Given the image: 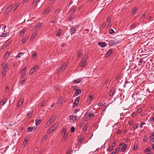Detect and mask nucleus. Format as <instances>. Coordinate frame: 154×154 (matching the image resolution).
<instances>
[{
    "instance_id": "obj_1",
    "label": "nucleus",
    "mask_w": 154,
    "mask_h": 154,
    "mask_svg": "<svg viewBox=\"0 0 154 154\" xmlns=\"http://www.w3.org/2000/svg\"><path fill=\"white\" fill-rule=\"evenodd\" d=\"M142 96L143 95L139 94V93H134L133 94L132 97L135 100L137 101L142 100Z\"/></svg>"
},
{
    "instance_id": "obj_2",
    "label": "nucleus",
    "mask_w": 154,
    "mask_h": 154,
    "mask_svg": "<svg viewBox=\"0 0 154 154\" xmlns=\"http://www.w3.org/2000/svg\"><path fill=\"white\" fill-rule=\"evenodd\" d=\"M87 56L86 55H85L84 57L82 58L80 63V66L82 67H84L85 66V65L87 61Z\"/></svg>"
},
{
    "instance_id": "obj_3",
    "label": "nucleus",
    "mask_w": 154,
    "mask_h": 154,
    "mask_svg": "<svg viewBox=\"0 0 154 154\" xmlns=\"http://www.w3.org/2000/svg\"><path fill=\"white\" fill-rule=\"evenodd\" d=\"M67 66V65L64 64L62 65L59 68L58 71V73L60 74L61 72L63 71L66 68Z\"/></svg>"
},
{
    "instance_id": "obj_4",
    "label": "nucleus",
    "mask_w": 154,
    "mask_h": 154,
    "mask_svg": "<svg viewBox=\"0 0 154 154\" xmlns=\"http://www.w3.org/2000/svg\"><path fill=\"white\" fill-rule=\"evenodd\" d=\"M80 99V97L79 96L77 97L75 100L74 102L73 103L72 107L73 108H75L77 105L78 104L79 102V101Z\"/></svg>"
},
{
    "instance_id": "obj_5",
    "label": "nucleus",
    "mask_w": 154,
    "mask_h": 154,
    "mask_svg": "<svg viewBox=\"0 0 154 154\" xmlns=\"http://www.w3.org/2000/svg\"><path fill=\"white\" fill-rule=\"evenodd\" d=\"M27 68V67L26 66H24V67L23 69L21 70V77L22 79H23L24 78L25 75V70Z\"/></svg>"
},
{
    "instance_id": "obj_6",
    "label": "nucleus",
    "mask_w": 154,
    "mask_h": 154,
    "mask_svg": "<svg viewBox=\"0 0 154 154\" xmlns=\"http://www.w3.org/2000/svg\"><path fill=\"white\" fill-rule=\"evenodd\" d=\"M112 51L113 50L112 49L109 50L105 55V57L107 58L109 57L112 54Z\"/></svg>"
},
{
    "instance_id": "obj_7",
    "label": "nucleus",
    "mask_w": 154,
    "mask_h": 154,
    "mask_svg": "<svg viewBox=\"0 0 154 154\" xmlns=\"http://www.w3.org/2000/svg\"><path fill=\"white\" fill-rule=\"evenodd\" d=\"M13 5L11 4L8 7V8L5 11V14H6L8 13L11 11L12 7H13Z\"/></svg>"
},
{
    "instance_id": "obj_8",
    "label": "nucleus",
    "mask_w": 154,
    "mask_h": 154,
    "mask_svg": "<svg viewBox=\"0 0 154 154\" xmlns=\"http://www.w3.org/2000/svg\"><path fill=\"white\" fill-rule=\"evenodd\" d=\"M98 45L100 47L104 48L106 46V43L105 42H98Z\"/></svg>"
},
{
    "instance_id": "obj_9",
    "label": "nucleus",
    "mask_w": 154,
    "mask_h": 154,
    "mask_svg": "<svg viewBox=\"0 0 154 154\" xmlns=\"http://www.w3.org/2000/svg\"><path fill=\"white\" fill-rule=\"evenodd\" d=\"M119 37V36H117L114 39H113L116 45L119 43H120L122 41V40L121 39H119L118 38Z\"/></svg>"
},
{
    "instance_id": "obj_10",
    "label": "nucleus",
    "mask_w": 154,
    "mask_h": 154,
    "mask_svg": "<svg viewBox=\"0 0 154 154\" xmlns=\"http://www.w3.org/2000/svg\"><path fill=\"white\" fill-rule=\"evenodd\" d=\"M2 65L4 70L5 71H6L8 69V66L7 63H2Z\"/></svg>"
},
{
    "instance_id": "obj_11",
    "label": "nucleus",
    "mask_w": 154,
    "mask_h": 154,
    "mask_svg": "<svg viewBox=\"0 0 154 154\" xmlns=\"http://www.w3.org/2000/svg\"><path fill=\"white\" fill-rule=\"evenodd\" d=\"M76 29L75 28L72 27L70 29V34L71 35L75 34L76 32Z\"/></svg>"
},
{
    "instance_id": "obj_12",
    "label": "nucleus",
    "mask_w": 154,
    "mask_h": 154,
    "mask_svg": "<svg viewBox=\"0 0 154 154\" xmlns=\"http://www.w3.org/2000/svg\"><path fill=\"white\" fill-rule=\"evenodd\" d=\"M42 23H39L35 27H34V29L35 30H38L41 27L42 25Z\"/></svg>"
},
{
    "instance_id": "obj_13",
    "label": "nucleus",
    "mask_w": 154,
    "mask_h": 154,
    "mask_svg": "<svg viewBox=\"0 0 154 154\" xmlns=\"http://www.w3.org/2000/svg\"><path fill=\"white\" fill-rule=\"evenodd\" d=\"M81 89H79L75 91L73 95L74 96H76L78 95H80L81 94Z\"/></svg>"
},
{
    "instance_id": "obj_14",
    "label": "nucleus",
    "mask_w": 154,
    "mask_h": 154,
    "mask_svg": "<svg viewBox=\"0 0 154 154\" xmlns=\"http://www.w3.org/2000/svg\"><path fill=\"white\" fill-rule=\"evenodd\" d=\"M6 100L5 99H3L0 102V105L2 106L4 105L6 102Z\"/></svg>"
},
{
    "instance_id": "obj_15",
    "label": "nucleus",
    "mask_w": 154,
    "mask_h": 154,
    "mask_svg": "<svg viewBox=\"0 0 154 154\" xmlns=\"http://www.w3.org/2000/svg\"><path fill=\"white\" fill-rule=\"evenodd\" d=\"M57 18L56 17H54L53 19L51 20V21H50L51 23H54L56 22L57 20Z\"/></svg>"
},
{
    "instance_id": "obj_16",
    "label": "nucleus",
    "mask_w": 154,
    "mask_h": 154,
    "mask_svg": "<svg viewBox=\"0 0 154 154\" xmlns=\"http://www.w3.org/2000/svg\"><path fill=\"white\" fill-rule=\"evenodd\" d=\"M32 114L33 111H31L29 112V113L27 114V117L29 119H31L32 116Z\"/></svg>"
},
{
    "instance_id": "obj_17",
    "label": "nucleus",
    "mask_w": 154,
    "mask_h": 154,
    "mask_svg": "<svg viewBox=\"0 0 154 154\" xmlns=\"http://www.w3.org/2000/svg\"><path fill=\"white\" fill-rule=\"evenodd\" d=\"M82 79H77L74 80L73 81V82L75 83H79L82 81Z\"/></svg>"
},
{
    "instance_id": "obj_18",
    "label": "nucleus",
    "mask_w": 154,
    "mask_h": 154,
    "mask_svg": "<svg viewBox=\"0 0 154 154\" xmlns=\"http://www.w3.org/2000/svg\"><path fill=\"white\" fill-rule=\"evenodd\" d=\"M50 10V8L49 7H48L44 11L43 13L44 14H48Z\"/></svg>"
},
{
    "instance_id": "obj_19",
    "label": "nucleus",
    "mask_w": 154,
    "mask_h": 154,
    "mask_svg": "<svg viewBox=\"0 0 154 154\" xmlns=\"http://www.w3.org/2000/svg\"><path fill=\"white\" fill-rule=\"evenodd\" d=\"M62 33V30L61 29H59L57 32V33L56 34L57 37H59L61 35Z\"/></svg>"
},
{
    "instance_id": "obj_20",
    "label": "nucleus",
    "mask_w": 154,
    "mask_h": 154,
    "mask_svg": "<svg viewBox=\"0 0 154 154\" xmlns=\"http://www.w3.org/2000/svg\"><path fill=\"white\" fill-rule=\"evenodd\" d=\"M23 100L21 99L18 102V107H20L21 106L22 104H23Z\"/></svg>"
},
{
    "instance_id": "obj_21",
    "label": "nucleus",
    "mask_w": 154,
    "mask_h": 154,
    "mask_svg": "<svg viewBox=\"0 0 154 154\" xmlns=\"http://www.w3.org/2000/svg\"><path fill=\"white\" fill-rule=\"evenodd\" d=\"M109 44L110 46H113L116 45L113 39L110 40L109 43Z\"/></svg>"
},
{
    "instance_id": "obj_22",
    "label": "nucleus",
    "mask_w": 154,
    "mask_h": 154,
    "mask_svg": "<svg viewBox=\"0 0 154 154\" xmlns=\"http://www.w3.org/2000/svg\"><path fill=\"white\" fill-rule=\"evenodd\" d=\"M9 35V33H3L0 35V37H4L8 36Z\"/></svg>"
},
{
    "instance_id": "obj_23",
    "label": "nucleus",
    "mask_w": 154,
    "mask_h": 154,
    "mask_svg": "<svg viewBox=\"0 0 154 154\" xmlns=\"http://www.w3.org/2000/svg\"><path fill=\"white\" fill-rule=\"evenodd\" d=\"M66 130L67 129L65 128H63L61 132V134L62 135L66 134Z\"/></svg>"
},
{
    "instance_id": "obj_24",
    "label": "nucleus",
    "mask_w": 154,
    "mask_h": 154,
    "mask_svg": "<svg viewBox=\"0 0 154 154\" xmlns=\"http://www.w3.org/2000/svg\"><path fill=\"white\" fill-rule=\"evenodd\" d=\"M26 31V30L25 29H22L20 31V35L21 36H23L24 34V32Z\"/></svg>"
},
{
    "instance_id": "obj_25",
    "label": "nucleus",
    "mask_w": 154,
    "mask_h": 154,
    "mask_svg": "<svg viewBox=\"0 0 154 154\" xmlns=\"http://www.w3.org/2000/svg\"><path fill=\"white\" fill-rule=\"evenodd\" d=\"M152 150L151 148L149 147L147 148L146 149L144 150L143 151L144 153H146L147 152H150Z\"/></svg>"
},
{
    "instance_id": "obj_26",
    "label": "nucleus",
    "mask_w": 154,
    "mask_h": 154,
    "mask_svg": "<svg viewBox=\"0 0 154 154\" xmlns=\"http://www.w3.org/2000/svg\"><path fill=\"white\" fill-rule=\"evenodd\" d=\"M19 4L17 3L16 4L13 8L12 9H14V11H15L16 9L19 6Z\"/></svg>"
},
{
    "instance_id": "obj_27",
    "label": "nucleus",
    "mask_w": 154,
    "mask_h": 154,
    "mask_svg": "<svg viewBox=\"0 0 154 154\" xmlns=\"http://www.w3.org/2000/svg\"><path fill=\"white\" fill-rule=\"evenodd\" d=\"M136 24L133 23L130 26V29L131 30L133 29L136 27Z\"/></svg>"
},
{
    "instance_id": "obj_28",
    "label": "nucleus",
    "mask_w": 154,
    "mask_h": 154,
    "mask_svg": "<svg viewBox=\"0 0 154 154\" xmlns=\"http://www.w3.org/2000/svg\"><path fill=\"white\" fill-rule=\"evenodd\" d=\"M127 146H124L121 148V151L122 152H124L126 150Z\"/></svg>"
},
{
    "instance_id": "obj_29",
    "label": "nucleus",
    "mask_w": 154,
    "mask_h": 154,
    "mask_svg": "<svg viewBox=\"0 0 154 154\" xmlns=\"http://www.w3.org/2000/svg\"><path fill=\"white\" fill-rule=\"evenodd\" d=\"M10 54V52H8L4 56V57L5 58H8Z\"/></svg>"
},
{
    "instance_id": "obj_30",
    "label": "nucleus",
    "mask_w": 154,
    "mask_h": 154,
    "mask_svg": "<svg viewBox=\"0 0 154 154\" xmlns=\"http://www.w3.org/2000/svg\"><path fill=\"white\" fill-rule=\"evenodd\" d=\"M76 117L74 115H71L69 116V118L71 120H75Z\"/></svg>"
},
{
    "instance_id": "obj_31",
    "label": "nucleus",
    "mask_w": 154,
    "mask_h": 154,
    "mask_svg": "<svg viewBox=\"0 0 154 154\" xmlns=\"http://www.w3.org/2000/svg\"><path fill=\"white\" fill-rule=\"evenodd\" d=\"M149 138L150 139H153L154 138V132H153L151 133L149 137Z\"/></svg>"
},
{
    "instance_id": "obj_32",
    "label": "nucleus",
    "mask_w": 154,
    "mask_h": 154,
    "mask_svg": "<svg viewBox=\"0 0 154 154\" xmlns=\"http://www.w3.org/2000/svg\"><path fill=\"white\" fill-rule=\"evenodd\" d=\"M82 54L81 53V51H79L77 53V58L78 59L81 56H82Z\"/></svg>"
},
{
    "instance_id": "obj_33",
    "label": "nucleus",
    "mask_w": 154,
    "mask_h": 154,
    "mask_svg": "<svg viewBox=\"0 0 154 154\" xmlns=\"http://www.w3.org/2000/svg\"><path fill=\"white\" fill-rule=\"evenodd\" d=\"M38 67V65H35L32 68V69L35 72V71L37 70Z\"/></svg>"
},
{
    "instance_id": "obj_34",
    "label": "nucleus",
    "mask_w": 154,
    "mask_h": 154,
    "mask_svg": "<svg viewBox=\"0 0 154 154\" xmlns=\"http://www.w3.org/2000/svg\"><path fill=\"white\" fill-rule=\"evenodd\" d=\"M36 33H33L32 36H31V38H30V39L31 40V39H33L36 36Z\"/></svg>"
},
{
    "instance_id": "obj_35",
    "label": "nucleus",
    "mask_w": 154,
    "mask_h": 154,
    "mask_svg": "<svg viewBox=\"0 0 154 154\" xmlns=\"http://www.w3.org/2000/svg\"><path fill=\"white\" fill-rule=\"evenodd\" d=\"M33 130V128L31 127H29L27 128V131L28 132H31Z\"/></svg>"
},
{
    "instance_id": "obj_36",
    "label": "nucleus",
    "mask_w": 154,
    "mask_h": 154,
    "mask_svg": "<svg viewBox=\"0 0 154 154\" xmlns=\"http://www.w3.org/2000/svg\"><path fill=\"white\" fill-rule=\"evenodd\" d=\"M40 0H34L32 3V5H35Z\"/></svg>"
},
{
    "instance_id": "obj_37",
    "label": "nucleus",
    "mask_w": 154,
    "mask_h": 154,
    "mask_svg": "<svg viewBox=\"0 0 154 154\" xmlns=\"http://www.w3.org/2000/svg\"><path fill=\"white\" fill-rule=\"evenodd\" d=\"M28 141V140H27V139H25L23 142V144L24 145V146H26V144H27Z\"/></svg>"
},
{
    "instance_id": "obj_38",
    "label": "nucleus",
    "mask_w": 154,
    "mask_h": 154,
    "mask_svg": "<svg viewBox=\"0 0 154 154\" xmlns=\"http://www.w3.org/2000/svg\"><path fill=\"white\" fill-rule=\"evenodd\" d=\"M40 122H41L40 120L36 119V120L35 125L36 126L38 125V124H39L40 123Z\"/></svg>"
},
{
    "instance_id": "obj_39",
    "label": "nucleus",
    "mask_w": 154,
    "mask_h": 154,
    "mask_svg": "<svg viewBox=\"0 0 154 154\" xmlns=\"http://www.w3.org/2000/svg\"><path fill=\"white\" fill-rule=\"evenodd\" d=\"M24 54V53H21V52H20L19 54H18L17 55V57H16V59H18L20 57V56L21 55V54Z\"/></svg>"
},
{
    "instance_id": "obj_40",
    "label": "nucleus",
    "mask_w": 154,
    "mask_h": 154,
    "mask_svg": "<svg viewBox=\"0 0 154 154\" xmlns=\"http://www.w3.org/2000/svg\"><path fill=\"white\" fill-rule=\"evenodd\" d=\"M150 78L151 79V81L152 82H154V75H151L150 77Z\"/></svg>"
},
{
    "instance_id": "obj_41",
    "label": "nucleus",
    "mask_w": 154,
    "mask_h": 154,
    "mask_svg": "<svg viewBox=\"0 0 154 154\" xmlns=\"http://www.w3.org/2000/svg\"><path fill=\"white\" fill-rule=\"evenodd\" d=\"M87 128L88 126L87 125H85L84 126L83 129V130L84 132H85L87 131Z\"/></svg>"
},
{
    "instance_id": "obj_42",
    "label": "nucleus",
    "mask_w": 154,
    "mask_h": 154,
    "mask_svg": "<svg viewBox=\"0 0 154 154\" xmlns=\"http://www.w3.org/2000/svg\"><path fill=\"white\" fill-rule=\"evenodd\" d=\"M93 98V97L92 95H90L89 96V97L88 99V100L89 101H91L92 100Z\"/></svg>"
},
{
    "instance_id": "obj_43",
    "label": "nucleus",
    "mask_w": 154,
    "mask_h": 154,
    "mask_svg": "<svg viewBox=\"0 0 154 154\" xmlns=\"http://www.w3.org/2000/svg\"><path fill=\"white\" fill-rule=\"evenodd\" d=\"M94 116V114L93 113H89L88 116L90 117H92Z\"/></svg>"
},
{
    "instance_id": "obj_44",
    "label": "nucleus",
    "mask_w": 154,
    "mask_h": 154,
    "mask_svg": "<svg viewBox=\"0 0 154 154\" xmlns=\"http://www.w3.org/2000/svg\"><path fill=\"white\" fill-rule=\"evenodd\" d=\"M75 127L73 126H72L70 128V132L72 133H73L75 131Z\"/></svg>"
},
{
    "instance_id": "obj_45",
    "label": "nucleus",
    "mask_w": 154,
    "mask_h": 154,
    "mask_svg": "<svg viewBox=\"0 0 154 154\" xmlns=\"http://www.w3.org/2000/svg\"><path fill=\"white\" fill-rule=\"evenodd\" d=\"M137 10V8H134L131 14H133L135 13L136 12V11Z\"/></svg>"
},
{
    "instance_id": "obj_46",
    "label": "nucleus",
    "mask_w": 154,
    "mask_h": 154,
    "mask_svg": "<svg viewBox=\"0 0 154 154\" xmlns=\"http://www.w3.org/2000/svg\"><path fill=\"white\" fill-rule=\"evenodd\" d=\"M58 126V124L57 123H55L52 126L54 127L55 129H56Z\"/></svg>"
},
{
    "instance_id": "obj_47",
    "label": "nucleus",
    "mask_w": 154,
    "mask_h": 154,
    "mask_svg": "<svg viewBox=\"0 0 154 154\" xmlns=\"http://www.w3.org/2000/svg\"><path fill=\"white\" fill-rule=\"evenodd\" d=\"M75 9L72 8L69 11V13L70 14L73 13L75 11Z\"/></svg>"
},
{
    "instance_id": "obj_48",
    "label": "nucleus",
    "mask_w": 154,
    "mask_h": 154,
    "mask_svg": "<svg viewBox=\"0 0 154 154\" xmlns=\"http://www.w3.org/2000/svg\"><path fill=\"white\" fill-rule=\"evenodd\" d=\"M55 119L54 117H52V118H51V119L50 120V121H51L52 123L53 122L55 121Z\"/></svg>"
},
{
    "instance_id": "obj_49",
    "label": "nucleus",
    "mask_w": 154,
    "mask_h": 154,
    "mask_svg": "<svg viewBox=\"0 0 154 154\" xmlns=\"http://www.w3.org/2000/svg\"><path fill=\"white\" fill-rule=\"evenodd\" d=\"M53 131H52L51 129L50 128L49 129H48L47 131V133L48 134H50Z\"/></svg>"
},
{
    "instance_id": "obj_50",
    "label": "nucleus",
    "mask_w": 154,
    "mask_h": 154,
    "mask_svg": "<svg viewBox=\"0 0 154 154\" xmlns=\"http://www.w3.org/2000/svg\"><path fill=\"white\" fill-rule=\"evenodd\" d=\"M8 46V44L7 43H5L2 46V48L3 49H4Z\"/></svg>"
},
{
    "instance_id": "obj_51",
    "label": "nucleus",
    "mask_w": 154,
    "mask_h": 154,
    "mask_svg": "<svg viewBox=\"0 0 154 154\" xmlns=\"http://www.w3.org/2000/svg\"><path fill=\"white\" fill-rule=\"evenodd\" d=\"M62 103H63V100L61 99H60L58 102V105H59L60 104H62Z\"/></svg>"
},
{
    "instance_id": "obj_52",
    "label": "nucleus",
    "mask_w": 154,
    "mask_h": 154,
    "mask_svg": "<svg viewBox=\"0 0 154 154\" xmlns=\"http://www.w3.org/2000/svg\"><path fill=\"white\" fill-rule=\"evenodd\" d=\"M63 135V140H65L67 138V135L66 134H65V135L64 134V135Z\"/></svg>"
},
{
    "instance_id": "obj_53",
    "label": "nucleus",
    "mask_w": 154,
    "mask_h": 154,
    "mask_svg": "<svg viewBox=\"0 0 154 154\" xmlns=\"http://www.w3.org/2000/svg\"><path fill=\"white\" fill-rule=\"evenodd\" d=\"M35 73V72L32 69L30 71L29 74L30 75H32L33 73Z\"/></svg>"
},
{
    "instance_id": "obj_54",
    "label": "nucleus",
    "mask_w": 154,
    "mask_h": 154,
    "mask_svg": "<svg viewBox=\"0 0 154 154\" xmlns=\"http://www.w3.org/2000/svg\"><path fill=\"white\" fill-rule=\"evenodd\" d=\"M48 137V135H45L42 138V140H45Z\"/></svg>"
},
{
    "instance_id": "obj_55",
    "label": "nucleus",
    "mask_w": 154,
    "mask_h": 154,
    "mask_svg": "<svg viewBox=\"0 0 154 154\" xmlns=\"http://www.w3.org/2000/svg\"><path fill=\"white\" fill-rule=\"evenodd\" d=\"M143 61V59H141L140 60L139 62V65H143L144 64V63H143V64H140L142 63Z\"/></svg>"
},
{
    "instance_id": "obj_56",
    "label": "nucleus",
    "mask_w": 154,
    "mask_h": 154,
    "mask_svg": "<svg viewBox=\"0 0 154 154\" xmlns=\"http://www.w3.org/2000/svg\"><path fill=\"white\" fill-rule=\"evenodd\" d=\"M27 39H28L27 38H24L22 40V43H24L27 40Z\"/></svg>"
},
{
    "instance_id": "obj_57",
    "label": "nucleus",
    "mask_w": 154,
    "mask_h": 154,
    "mask_svg": "<svg viewBox=\"0 0 154 154\" xmlns=\"http://www.w3.org/2000/svg\"><path fill=\"white\" fill-rule=\"evenodd\" d=\"M109 32V33L111 34L114 33L115 32L114 30L112 29H110Z\"/></svg>"
},
{
    "instance_id": "obj_58",
    "label": "nucleus",
    "mask_w": 154,
    "mask_h": 154,
    "mask_svg": "<svg viewBox=\"0 0 154 154\" xmlns=\"http://www.w3.org/2000/svg\"><path fill=\"white\" fill-rule=\"evenodd\" d=\"M32 57L34 58V59H35L36 57V53H34L32 55Z\"/></svg>"
},
{
    "instance_id": "obj_59",
    "label": "nucleus",
    "mask_w": 154,
    "mask_h": 154,
    "mask_svg": "<svg viewBox=\"0 0 154 154\" xmlns=\"http://www.w3.org/2000/svg\"><path fill=\"white\" fill-rule=\"evenodd\" d=\"M114 94V93L112 91H110L109 93V95L110 96V97H112Z\"/></svg>"
},
{
    "instance_id": "obj_60",
    "label": "nucleus",
    "mask_w": 154,
    "mask_h": 154,
    "mask_svg": "<svg viewBox=\"0 0 154 154\" xmlns=\"http://www.w3.org/2000/svg\"><path fill=\"white\" fill-rule=\"evenodd\" d=\"M107 149L108 151H111L113 149L112 147H109Z\"/></svg>"
},
{
    "instance_id": "obj_61",
    "label": "nucleus",
    "mask_w": 154,
    "mask_h": 154,
    "mask_svg": "<svg viewBox=\"0 0 154 154\" xmlns=\"http://www.w3.org/2000/svg\"><path fill=\"white\" fill-rule=\"evenodd\" d=\"M52 123V122H51V121H48L46 124V125L47 126H49V125H50L51 123Z\"/></svg>"
},
{
    "instance_id": "obj_62",
    "label": "nucleus",
    "mask_w": 154,
    "mask_h": 154,
    "mask_svg": "<svg viewBox=\"0 0 154 154\" xmlns=\"http://www.w3.org/2000/svg\"><path fill=\"white\" fill-rule=\"evenodd\" d=\"M6 71H5L4 70L3 71H2V75H3V77H4L6 75V74H5V72Z\"/></svg>"
},
{
    "instance_id": "obj_63",
    "label": "nucleus",
    "mask_w": 154,
    "mask_h": 154,
    "mask_svg": "<svg viewBox=\"0 0 154 154\" xmlns=\"http://www.w3.org/2000/svg\"><path fill=\"white\" fill-rule=\"evenodd\" d=\"M9 90V88L8 87H6L5 89V92L6 93H7Z\"/></svg>"
},
{
    "instance_id": "obj_64",
    "label": "nucleus",
    "mask_w": 154,
    "mask_h": 154,
    "mask_svg": "<svg viewBox=\"0 0 154 154\" xmlns=\"http://www.w3.org/2000/svg\"><path fill=\"white\" fill-rule=\"evenodd\" d=\"M138 147L137 145H135L134 146V150H137L138 149Z\"/></svg>"
}]
</instances>
